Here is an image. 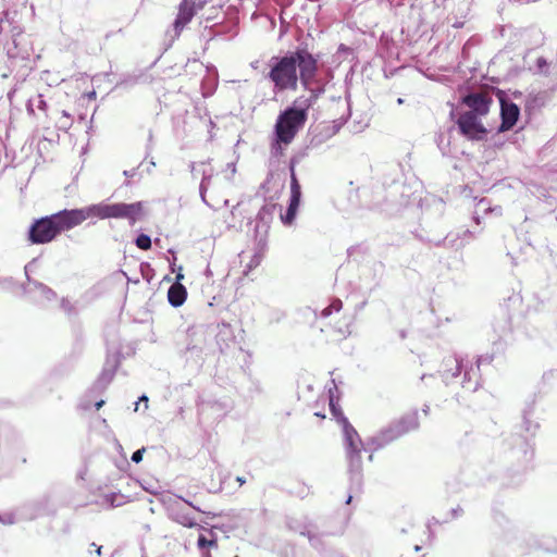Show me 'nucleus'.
Listing matches in <instances>:
<instances>
[{"label": "nucleus", "mask_w": 557, "mask_h": 557, "mask_svg": "<svg viewBox=\"0 0 557 557\" xmlns=\"http://www.w3.org/2000/svg\"><path fill=\"white\" fill-rule=\"evenodd\" d=\"M317 73L318 60L313 54L307 49H297L283 57H273L268 78L272 82L275 91H294L299 81L305 88H308Z\"/></svg>", "instance_id": "nucleus-1"}, {"label": "nucleus", "mask_w": 557, "mask_h": 557, "mask_svg": "<svg viewBox=\"0 0 557 557\" xmlns=\"http://www.w3.org/2000/svg\"><path fill=\"white\" fill-rule=\"evenodd\" d=\"M144 213V203L141 201L133 203H108L100 202L83 209L62 210L52 214L59 233L69 231L89 218L98 219H126L134 224Z\"/></svg>", "instance_id": "nucleus-2"}, {"label": "nucleus", "mask_w": 557, "mask_h": 557, "mask_svg": "<svg viewBox=\"0 0 557 557\" xmlns=\"http://www.w3.org/2000/svg\"><path fill=\"white\" fill-rule=\"evenodd\" d=\"M312 106L311 99H306L301 108H287L276 120L274 132L276 144L289 145L308 119V109Z\"/></svg>", "instance_id": "nucleus-3"}, {"label": "nucleus", "mask_w": 557, "mask_h": 557, "mask_svg": "<svg viewBox=\"0 0 557 557\" xmlns=\"http://www.w3.org/2000/svg\"><path fill=\"white\" fill-rule=\"evenodd\" d=\"M343 432L345 437V453L348 470L352 474H360L363 465L362 451L368 454L367 458L369 461H372L373 454L363 449V444L358 432L348 422L347 418H343Z\"/></svg>", "instance_id": "nucleus-4"}, {"label": "nucleus", "mask_w": 557, "mask_h": 557, "mask_svg": "<svg viewBox=\"0 0 557 557\" xmlns=\"http://www.w3.org/2000/svg\"><path fill=\"white\" fill-rule=\"evenodd\" d=\"M343 302L338 298H334L331 304L321 311V317L324 319L331 318L335 314L334 320L331 319L329 326L332 329L336 338L342 339L350 334L351 318L342 312Z\"/></svg>", "instance_id": "nucleus-5"}, {"label": "nucleus", "mask_w": 557, "mask_h": 557, "mask_svg": "<svg viewBox=\"0 0 557 557\" xmlns=\"http://www.w3.org/2000/svg\"><path fill=\"white\" fill-rule=\"evenodd\" d=\"M59 234V228L51 214L33 223L29 230V240L33 244H46L52 242Z\"/></svg>", "instance_id": "nucleus-6"}, {"label": "nucleus", "mask_w": 557, "mask_h": 557, "mask_svg": "<svg viewBox=\"0 0 557 557\" xmlns=\"http://www.w3.org/2000/svg\"><path fill=\"white\" fill-rule=\"evenodd\" d=\"M481 117L473 112L461 113L457 120L459 132L470 140L483 139L487 131L481 122Z\"/></svg>", "instance_id": "nucleus-7"}, {"label": "nucleus", "mask_w": 557, "mask_h": 557, "mask_svg": "<svg viewBox=\"0 0 557 557\" xmlns=\"http://www.w3.org/2000/svg\"><path fill=\"white\" fill-rule=\"evenodd\" d=\"M206 0H182L178 4V12L173 23L175 36L178 37L185 26L191 22L199 10L206 5Z\"/></svg>", "instance_id": "nucleus-8"}, {"label": "nucleus", "mask_w": 557, "mask_h": 557, "mask_svg": "<svg viewBox=\"0 0 557 557\" xmlns=\"http://www.w3.org/2000/svg\"><path fill=\"white\" fill-rule=\"evenodd\" d=\"M461 102L469 108L468 112L485 116L493 104V98L488 90H481L468 94L461 99Z\"/></svg>", "instance_id": "nucleus-9"}, {"label": "nucleus", "mask_w": 557, "mask_h": 557, "mask_svg": "<svg viewBox=\"0 0 557 557\" xmlns=\"http://www.w3.org/2000/svg\"><path fill=\"white\" fill-rule=\"evenodd\" d=\"M500 116L502 124L499 126V132H506L511 129L518 121L520 109L513 102H508L506 99L500 96Z\"/></svg>", "instance_id": "nucleus-10"}, {"label": "nucleus", "mask_w": 557, "mask_h": 557, "mask_svg": "<svg viewBox=\"0 0 557 557\" xmlns=\"http://www.w3.org/2000/svg\"><path fill=\"white\" fill-rule=\"evenodd\" d=\"M183 277V274H177L176 282L168 290V299L173 307L182 306L187 298L186 287L180 283Z\"/></svg>", "instance_id": "nucleus-11"}, {"label": "nucleus", "mask_w": 557, "mask_h": 557, "mask_svg": "<svg viewBox=\"0 0 557 557\" xmlns=\"http://www.w3.org/2000/svg\"><path fill=\"white\" fill-rule=\"evenodd\" d=\"M419 428V417L417 412H410L404 416L398 422V431L401 433L410 432Z\"/></svg>", "instance_id": "nucleus-12"}, {"label": "nucleus", "mask_w": 557, "mask_h": 557, "mask_svg": "<svg viewBox=\"0 0 557 557\" xmlns=\"http://www.w3.org/2000/svg\"><path fill=\"white\" fill-rule=\"evenodd\" d=\"M299 205H300V198L290 197L286 213L284 215H281V220L285 225L293 224V222L296 218Z\"/></svg>", "instance_id": "nucleus-13"}, {"label": "nucleus", "mask_w": 557, "mask_h": 557, "mask_svg": "<svg viewBox=\"0 0 557 557\" xmlns=\"http://www.w3.org/2000/svg\"><path fill=\"white\" fill-rule=\"evenodd\" d=\"M443 363L447 376L456 377L461 373V363L456 357L449 356L444 359Z\"/></svg>", "instance_id": "nucleus-14"}, {"label": "nucleus", "mask_w": 557, "mask_h": 557, "mask_svg": "<svg viewBox=\"0 0 557 557\" xmlns=\"http://www.w3.org/2000/svg\"><path fill=\"white\" fill-rule=\"evenodd\" d=\"M290 197L301 198V187L294 170H292L290 175Z\"/></svg>", "instance_id": "nucleus-15"}, {"label": "nucleus", "mask_w": 557, "mask_h": 557, "mask_svg": "<svg viewBox=\"0 0 557 557\" xmlns=\"http://www.w3.org/2000/svg\"><path fill=\"white\" fill-rule=\"evenodd\" d=\"M135 243L136 246L141 250H148L151 248V239L146 234L138 235Z\"/></svg>", "instance_id": "nucleus-16"}, {"label": "nucleus", "mask_w": 557, "mask_h": 557, "mask_svg": "<svg viewBox=\"0 0 557 557\" xmlns=\"http://www.w3.org/2000/svg\"><path fill=\"white\" fill-rule=\"evenodd\" d=\"M197 544H198V547L200 549L206 548V547H212V548H216L218 547V541L215 539L208 540L202 534L199 535Z\"/></svg>", "instance_id": "nucleus-17"}, {"label": "nucleus", "mask_w": 557, "mask_h": 557, "mask_svg": "<svg viewBox=\"0 0 557 557\" xmlns=\"http://www.w3.org/2000/svg\"><path fill=\"white\" fill-rule=\"evenodd\" d=\"M330 407H331V411H332L333 416L336 418L338 423H341L343 425V418H346V417L343 414L341 408H338L335 405L333 397H330Z\"/></svg>", "instance_id": "nucleus-18"}, {"label": "nucleus", "mask_w": 557, "mask_h": 557, "mask_svg": "<svg viewBox=\"0 0 557 557\" xmlns=\"http://www.w3.org/2000/svg\"><path fill=\"white\" fill-rule=\"evenodd\" d=\"M145 450L146 449L143 447V448L134 451L132 455V461H134L136 463L140 462L143 460Z\"/></svg>", "instance_id": "nucleus-19"}, {"label": "nucleus", "mask_w": 557, "mask_h": 557, "mask_svg": "<svg viewBox=\"0 0 557 557\" xmlns=\"http://www.w3.org/2000/svg\"><path fill=\"white\" fill-rule=\"evenodd\" d=\"M182 524L187 527V528H193L195 525H197V523L190 519H187L185 518L183 521H182Z\"/></svg>", "instance_id": "nucleus-20"}, {"label": "nucleus", "mask_w": 557, "mask_h": 557, "mask_svg": "<svg viewBox=\"0 0 557 557\" xmlns=\"http://www.w3.org/2000/svg\"><path fill=\"white\" fill-rule=\"evenodd\" d=\"M103 405H104V400L101 399L95 404V407L97 410H99Z\"/></svg>", "instance_id": "nucleus-21"}, {"label": "nucleus", "mask_w": 557, "mask_h": 557, "mask_svg": "<svg viewBox=\"0 0 557 557\" xmlns=\"http://www.w3.org/2000/svg\"><path fill=\"white\" fill-rule=\"evenodd\" d=\"M91 546L96 547V553H97V555H98V556H100V555H101V548H102V547H101V546H96V544H95V543H92V544H91Z\"/></svg>", "instance_id": "nucleus-22"}, {"label": "nucleus", "mask_w": 557, "mask_h": 557, "mask_svg": "<svg viewBox=\"0 0 557 557\" xmlns=\"http://www.w3.org/2000/svg\"><path fill=\"white\" fill-rule=\"evenodd\" d=\"M236 481L239 483V485H243L246 482V480L244 478H242V476H237Z\"/></svg>", "instance_id": "nucleus-23"}, {"label": "nucleus", "mask_w": 557, "mask_h": 557, "mask_svg": "<svg viewBox=\"0 0 557 557\" xmlns=\"http://www.w3.org/2000/svg\"><path fill=\"white\" fill-rule=\"evenodd\" d=\"M184 502H185L188 506H190V507H193L194 509H196V510L200 511V509H199L198 507H196L193 503H190V502H188V500H186V499H184Z\"/></svg>", "instance_id": "nucleus-24"}, {"label": "nucleus", "mask_w": 557, "mask_h": 557, "mask_svg": "<svg viewBox=\"0 0 557 557\" xmlns=\"http://www.w3.org/2000/svg\"><path fill=\"white\" fill-rule=\"evenodd\" d=\"M315 416H317V417H320V418H322V419H323V418H325V416H324V414H321V412H315Z\"/></svg>", "instance_id": "nucleus-25"}, {"label": "nucleus", "mask_w": 557, "mask_h": 557, "mask_svg": "<svg viewBox=\"0 0 557 557\" xmlns=\"http://www.w3.org/2000/svg\"><path fill=\"white\" fill-rule=\"evenodd\" d=\"M62 115L66 116V117H70V114L66 111H62Z\"/></svg>", "instance_id": "nucleus-26"}, {"label": "nucleus", "mask_w": 557, "mask_h": 557, "mask_svg": "<svg viewBox=\"0 0 557 557\" xmlns=\"http://www.w3.org/2000/svg\"><path fill=\"white\" fill-rule=\"evenodd\" d=\"M140 400H143V401H148V397H147V396H141V397H140Z\"/></svg>", "instance_id": "nucleus-27"}, {"label": "nucleus", "mask_w": 557, "mask_h": 557, "mask_svg": "<svg viewBox=\"0 0 557 557\" xmlns=\"http://www.w3.org/2000/svg\"><path fill=\"white\" fill-rule=\"evenodd\" d=\"M351 499H352V497H351V496H348V498H347L346 503H347V504H350V503H351Z\"/></svg>", "instance_id": "nucleus-28"}, {"label": "nucleus", "mask_w": 557, "mask_h": 557, "mask_svg": "<svg viewBox=\"0 0 557 557\" xmlns=\"http://www.w3.org/2000/svg\"><path fill=\"white\" fill-rule=\"evenodd\" d=\"M89 97H96V92L92 91L91 94H89Z\"/></svg>", "instance_id": "nucleus-29"}]
</instances>
